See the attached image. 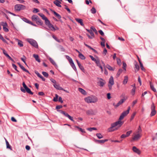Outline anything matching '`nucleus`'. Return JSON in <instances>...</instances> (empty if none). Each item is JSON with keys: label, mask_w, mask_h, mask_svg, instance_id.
Masks as SVG:
<instances>
[{"label": "nucleus", "mask_w": 157, "mask_h": 157, "mask_svg": "<svg viewBox=\"0 0 157 157\" xmlns=\"http://www.w3.org/2000/svg\"><path fill=\"white\" fill-rule=\"evenodd\" d=\"M123 122L121 121H118L111 124V126L108 129V132H112L118 129L123 124Z\"/></svg>", "instance_id": "f257e3e1"}, {"label": "nucleus", "mask_w": 157, "mask_h": 157, "mask_svg": "<svg viewBox=\"0 0 157 157\" xmlns=\"http://www.w3.org/2000/svg\"><path fill=\"white\" fill-rule=\"evenodd\" d=\"M63 106L62 105H58L56 106V109H57V111L60 112L61 113L63 114L65 116L68 118L71 121L74 122L73 117L71 116L68 113L65 112L61 110H58L62 108Z\"/></svg>", "instance_id": "f03ea898"}, {"label": "nucleus", "mask_w": 157, "mask_h": 157, "mask_svg": "<svg viewBox=\"0 0 157 157\" xmlns=\"http://www.w3.org/2000/svg\"><path fill=\"white\" fill-rule=\"evenodd\" d=\"M87 103H95L98 101L97 98L95 96H88L84 99Z\"/></svg>", "instance_id": "7ed1b4c3"}, {"label": "nucleus", "mask_w": 157, "mask_h": 157, "mask_svg": "<svg viewBox=\"0 0 157 157\" xmlns=\"http://www.w3.org/2000/svg\"><path fill=\"white\" fill-rule=\"evenodd\" d=\"M25 22L30 24L36 26V25L35 23L38 25H42L43 22L42 20H33V22H32L30 20H23Z\"/></svg>", "instance_id": "20e7f679"}, {"label": "nucleus", "mask_w": 157, "mask_h": 157, "mask_svg": "<svg viewBox=\"0 0 157 157\" xmlns=\"http://www.w3.org/2000/svg\"><path fill=\"white\" fill-rule=\"evenodd\" d=\"M26 6L23 5L17 4L16 5L14 6V9L17 11H20L25 9Z\"/></svg>", "instance_id": "39448f33"}, {"label": "nucleus", "mask_w": 157, "mask_h": 157, "mask_svg": "<svg viewBox=\"0 0 157 157\" xmlns=\"http://www.w3.org/2000/svg\"><path fill=\"white\" fill-rule=\"evenodd\" d=\"M130 109V107L129 106L128 107V109L125 111L123 112L121 114L119 118V120L118 121H121L123 119L124 117L126 116L129 113V111Z\"/></svg>", "instance_id": "423d86ee"}, {"label": "nucleus", "mask_w": 157, "mask_h": 157, "mask_svg": "<svg viewBox=\"0 0 157 157\" xmlns=\"http://www.w3.org/2000/svg\"><path fill=\"white\" fill-rule=\"evenodd\" d=\"M28 42L35 48H37L38 46L37 42L34 40L29 39L28 40Z\"/></svg>", "instance_id": "0eeeda50"}, {"label": "nucleus", "mask_w": 157, "mask_h": 157, "mask_svg": "<svg viewBox=\"0 0 157 157\" xmlns=\"http://www.w3.org/2000/svg\"><path fill=\"white\" fill-rule=\"evenodd\" d=\"M155 107L153 103H152L151 106V113L150 114L151 117L154 116L156 113V111L155 110Z\"/></svg>", "instance_id": "6e6552de"}, {"label": "nucleus", "mask_w": 157, "mask_h": 157, "mask_svg": "<svg viewBox=\"0 0 157 157\" xmlns=\"http://www.w3.org/2000/svg\"><path fill=\"white\" fill-rule=\"evenodd\" d=\"M20 90L23 93H25L26 91V92L30 94H33V93L32 92L30 89L28 87H27L25 89H24L22 87H21Z\"/></svg>", "instance_id": "1a4fd4ad"}, {"label": "nucleus", "mask_w": 157, "mask_h": 157, "mask_svg": "<svg viewBox=\"0 0 157 157\" xmlns=\"http://www.w3.org/2000/svg\"><path fill=\"white\" fill-rule=\"evenodd\" d=\"M86 30L87 32H89L90 33V34L91 35V36H90L88 34H86V35H87V36L88 37L89 39H93V38H94V34L93 33V32H92V30H91V29H90V30H89V29H86Z\"/></svg>", "instance_id": "9d476101"}, {"label": "nucleus", "mask_w": 157, "mask_h": 157, "mask_svg": "<svg viewBox=\"0 0 157 157\" xmlns=\"http://www.w3.org/2000/svg\"><path fill=\"white\" fill-rule=\"evenodd\" d=\"M95 112L92 109H90L86 111V114L88 115H93L95 114Z\"/></svg>", "instance_id": "9b49d317"}, {"label": "nucleus", "mask_w": 157, "mask_h": 157, "mask_svg": "<svg viewBox=\"0 0 157 157\" xmlns=\"http://www.w3.org/2000/svg\"><path fill=\"white\" fill-rule=\"evenodd\" d=\"M141 137V136L139 133L136 134L132 138V141L137 140L140 138Z\"/></svg>", "instance_id": "f8f14e48"}, {"label": "nucleus", "mask_w": 157, "mask_h": 157, "mask_svg": "<svg viewBox=\"0 0 157 157\" xmlns=\"http://www.w3.org/2000/svg\"><path fill=\"white\" fill-rule=\"evenodd\" d=\"M53 86L57 90H63V89L61 87L59 86V85L58 83L56 84H53Z\"/></svg>", "instance_id": "ddd939ff"}, {"label": "nucleus", "mask_w": 157, "mask_h": 157, "mask_svg": "<svg viewBox=\"0 0 157 157\" xmlns=\"http://www.w3.org/2000/svg\"><path fill=\"white\" fill-rule=\"evenodd\" d=\"M108 141L107 139H105L103 140H95V142L98 144H103L105 142Z\"/></svg>", "instance_id": "4468645a"}, {"label": "nucleus", "mask_w": 157, "mask_h": 157, "mask_svg": "<svg viewBox=\"0 0 157 157\" xmlns=\"http://www.w3.org/2000/svg\"><path fill=\"white\" fill-rule=\"evenodd\" d=\"M132 150L134 152L137 153L138 154H140L141 152L140 150L137 148L135 146H134L133 147Z\"/></svg>", "instance_id": "2eb2a0df"}, {"label": "nucleus", "mask_w": 157, "mask_h": 157, "mask_svg": "<svg viewBox=\"0 0 157 157\" xmlns=\"http://www.w3.org/2000/svg\"><path fill=\"white\" fill-rule=\"evenodd\" d=\"M18 64L19 65V67H20L24 71L26 72L29 74H30V73L29 72V71L26 70L25 68L22 66V65L20 63H18Z\"/></svg>", "instance_id": "dca6fc26"}, {"label": "nucleus", "mask_w": 157, "mask_h": 157, "mask_svg": "<svg viewBox=\"0 0 157 157\" xmlns=\"http://www.w3.org/2000/svg\"><path fill=\"white\" fill-rule=\"evenodd\" d=\"M53 3L58 7H61V6L60 4L61 3V2L58 0H55V1L53 2Z\"/></svg>", "instance_id": "f3484780"}, {"label": "nucleus", "mask_w": 157, "mask_h": 157, "mask_svg": "<svg viewBox=\"0 0 157 157\" xmlns=\"http://www.w3.org/2000/svg\"><path fill=\"white\" fill-rule=\"evenodd\" d=\"M33 57L35 58L36 61H37L39 63L40 62V60L39 57V56L37 55L34 54L33 55Z\"/></svg>", "instance_id": "a211bd4d"}, {"label": "nucleus", "mask_w": 157, "mask_h": 157, "mask_svg": "<svg viewBox=\"0 0 157 157\" xmlns=\"http://www.w3.org/2000/svg\"><path fill=\"white\" fill-rule=\"evenodd\" d=\"M66 58L69 61V62L70 63V64H71L74 63L72 59L69 56L66 55Z\"/></svg>", "instance_id": "6ab92c4d"}, {"label": "nucleus", "mask_w": 157, "mask_h": 157, "mask_svg": "<svg viewBox=\"0 0 157 157\" xmlns=\"http://www.w3.org/2000/svg\"><path fill=\"white\" fill-rule=\"evenodd\" d=\"M66 58L69 61V62L70 63V64H71L74 63L72 59L69 56L66 55Z\"/></svg>", "instance_id": "aec40b11"}, {"label": "nucleus", "mask_w": 157, "mask_h": 157, "mask_svg": "<svg viewBox=\"0 0 157 157\" xmlns=\"http://www.w3.org/2000/svg\"><path fill=\"white\" fill-rule=\"evenodd\" d=\"M75 128H77L79 131L82 132L83 133H85L86 132L84 129H82L81 128L79 127L78 126H75Z\"/></svg>", "instance_id": "412c9836"}, {"label": "nucleus", "mask_w": 157, "mask_h": 157, "mask_svg": "<svg viewBox=\"0 0 157 157\" xmlns=\"http://www.w3.org/2000/svg\"><path fill=\"white\" fill-rule=\"evenodd\" d=\"M78 91L81 93L83 95H86V91L83 89L79 88L78 89Z\"/></svg>", "instance_id": "4be33fe9"}, {"label": "nucleus", "mask_w": 157, "mask_h": 157, "mask_svg": "<svg viewBox=\"0 0 157 157\" xmlns=\"http://www.w3.org/2000/svg\"><path fill=\"white\" fill-rule=\"evenodd\" d=\"M54 14L57 18L58 19H60L61 18L60 15L54 11H53Z\"/></svg>", "instance_id": "5701e85b"}, {"label": "nucleus", "mask_w": 157, "mask_h": 157, "mask_svg": "<svg viewBox=\"0 0 157 157\" xmlns=\"http://www.w3.org/2000/svg\"><path fill=\"white\" fill-rule=\"evenodd\" d=\"M109 83L111 85H113L114 84L113 78L112 76H111L109 79Z\"/></svg>", "instance_id": "b1692460"}, {"label": "nucleus", "mask_w": 157, "mask_h": 157, "mask_svg": "<svg viewBox=\"0 0 157 157\" xmlns=\"http://www.w3.org/2000/svg\"><path fill=\"white\" fill-rule=\"evenodd\" d=\"M128 76H125L124 77V79L123 82V83L124 84H126L128 82Z\"/></svg>", "instance_id": "393cba45"}, {"label": "nucleus", "mask_w": 157, "mask_h": 157, "mask_svg": "<svg viewBox=\"0 0 157 157\" xmlns=\"http://www.w3.org/2000/svg\"><path fill=\"white\" fill-rule=\"evenodd\" d=\"M47 26L52 31H55L56 30L54 27L51 23L47 25Z\"/></svg>", "instance_id": "a878e982"}, {"label": "nucleus", "mask_w": 157, "mask_h": 157, "mask_svg": "<svg viewBox=\"0 0 157 157\" xmlns=\"http://www.w3.org/2000/svg\"><path fill=\"white\" fill-rule=\"evenodd\" d=\"M49 60L50 62L54 66H57V64L51 58H49Z\"/></svg>", "instance_id": "bb28decb"}, {"label": "nucleus", "mask_w": 157, "mask_h": 157, "mask_svg": "<svg viewBox=\"0 0 157 157\" xmlns=\"http://www.w3.org/2000/svg\"><path fill=\"white\" fill-rule=\"evenodd\" d=\"M38 15L42 17L43 20H48L42 13H39Z\"/></svg>", "instance_id": "cd10ccee"}, {"label": "nucleus", "mask_w": 157, "mask_h": 157, "mask_svg": "<svg viewBox=\"0 0 157 157\" xmlns=\"http://www.w3.org/2000/svg\"><path fill=\"white\" fill-rule=\"evenodd\" d=\"M150 87L152 90L154 92L156 91L153 85L152 84L151 82H150Z\"/></svg>", "instance_id": "c85d7f7f"}, {"label": "nucleus", "mask_w": 157, "mask_h": 157, "mask_svg": "<svg viewBox=\"0 0 157 157\" xmlns=\"http://www.w3.org/2000/svg\"><path fill=\"white\" fill-rule=\"evenodd\" d=\"M5 140L6 142V147L7 148H9L11 150V146L10 145L8 142L7 141V140L5 138Z\"/></svg>", "instance_id": "c756f323"}, {"label": "nucleus", "mask_w": 157, "mask_h": 157, "mask_svg": "<svg viewBox=\"0 0 157 157\" xmlns=\"http://www.w3.org/2000/svg\"><path fill=\"white\" fill-rule=\"evenodd\" d=\"M16 40L18 41V44L21 47H23V42L17 39H16Z\"/></svg>", "instance_id": "7c9ffc66"}, {"label": "nucleus", "mask_w": 157, "mask_h": 157, "mask_svg": "<svg viewBox=\"0 0 157 157\" xmlns=\"http://www.w3.org/2000/svg\"><path fill=\"white\" fill-rule=\"evenodd\" d=\"M136 87H135V85L133 86V87L131 93L132 95H133L135 94L136 91Z\"/></svg>", "instance_id": "2f4dec72"}, {"label": "nucleus", "mask_w": 157, "mask_h": 157, "mask_svg": "<svg viewBox=\"0 0 157 157\" xmlns=\"http://www.w3.org/2000/svg\"><path fill=\"white\" fill-rule=\"evenodd\" d=\"M39 18L38 16L36 15H33L32 17V20H39Z\"/></svg>", "instance_id": "473e14b6"}, {"label": "nucleus", "mask_w": 157, "mask_h": 157, "mask_svg": "<svg viewBox=\"0 0 157 157\" xmlns=\"http://www.w3.org/2000/svg\"><path fill=\"white\" fill-rule=\"evenodd\" d=\"M80 70L83 72H85V69L83 66L80 63L78 65Z\"/></svg>", "instance_id": "72a5a7b5"}, {"label": "nucleus", "mask_w": 157, "mask_h": 157, "mask_svg": "<svg viewBox=\"0 0 157 157\" xmlns=\"http://www.w3.org/2000/svg\"><path fill=\"white\" fill-rule=\"evenodd\" d=\"M70 65L71 66V67L72 68L75 70V71L76 72V71L77 72L76 67L74 63H73L71 64Z\"/></svg>", "instance_id": "f704fd0d"}, {"label": "nucleus", "mask_w": 157, "mask_h": 157, "mask_svg": "<svg viewBox=\"0 0 157 157\" xmlns=\"http://www.w3.org/2000/svg\"><path fill=\"white\" fill-rule=\"evenodd\" d=\"M96 136L99 139H101L103 138V136L102 134L100 133H97L96 134Z\"/></svg>", "instance_id": "c9c22d12"}, {"label": "nucleus", "mask_w": 157, "mask_h": 157, "mask_svg": "<svg viewBox=\"0 0 157 157\" xmlns=\"http://www.w3.org/2000/svg\"><path fill=\"white\" fill-rule=\"evenodd\" d=\"M78 57L80 59L82 60L85 59V56L81 53H80V54H78Z\"/></svg>", "instance_id": "e433bc0d"}, {"label": "nucleus", "mask_w": 157, "mask_h": 157, "mask_svg": "<svg viewBox=\"0 0 157 157\" xmlns=\"http://www.w3.org/2000/svg\"><path fill=\"white\" fill-rule=\"evenodd\" d=\"M122 71L123 70L122 69H120L118 70L117 74V77H118L120 76Z\"/></svg>", "instance_id": "4c0bfd02"}, {"label": "nucleus", "mask_w": 157, "mask_h": 157, "mask_svg": "<svg viewBox=\"0 0 157 157\" xmlns=\"http://www.w3.org/2000/svg\"><path fill=\"white\" fill-rule=\"evenodd\" d=\"M87 130L90 132L92 131L93 130H97V128L95 127L89 128H87Z\"/></svg>", "instance_id": "58836bf2"}, {"label": "nucleus", "mask_w": 157, "mask_h": 157, "mask_svg": "<svg viewBox=\"0 0 157 157\" xmlns=\"http://www.w3.org/2000/svg\"><path fill=\"white\" fill-rule=\"evenodd\" d=\"M90 29L92 30V31H93L96 34H98V32L96 29L94 27H90Z\"/></svg>", "instance_id": "ea45409f"}, {"label": "nucleus", "mask_w": 157, "mask_h": 157, "mask_svg": "<svg viewBox=\"0 0 157 157\" xmlns=\"http://www.w3.org/2000/svg\"><path fill=\"white\" fill-rule=\"evenodd\" d=\"M106 67L109 70L111 71H113L114 70V69H113L112 67L109 65H107Z\"/></svg>", "instance_id": "a19ab883"}, {"label": "nucleus", "mask_w": 157, "mask_h": 157, "mask_svg": "<svg viewBox=\"0 0 157 157\" xmlns=\"http://www.w3.org/2000/svg\"><path fill=\"white\" fill-rule=\"evenodd\" d=\"M98 84L101 87H103L105 84L104 82L101 81H99L98 82Z\"/></svg>", "instance_id": "79ce46f5"}, {"label": "nucleus", "mask_w": 157, "mask_h": 157, "mask_svg": "<svg viewBox=\"0 0 157 157\" xmlns=\"http://www.w3.org/2000/svg\"><path fill=\"white\" fill-rule=\"evenodd\" d=\"M135 69L136 71V70H137V71H138L140 69V67L139 65L138 64H136L135 65Z\"/></svg>", "instance_id": "37998d69"}, {"label": "nucleus", "mask_w": 157, "mask_h": 157, "mask_svg": "<svg viewBox=\"0 0 157 157\" xmlns=\"http://www.w3.org/2000/svg\"><path fill=\"white\" fill-rule=\"evenodd\" d=\"M78 23L80 24L81 25L84 27V25L82 21V20H76Z\"/></svg>", "instance_id": "c03bdc74"}, {"label": "nucleus", "mask_w": 157, "mask_h": 157, "mask_svg": "<svg viewBox=\"0 0 157 157\" xmlns=\"http://www.w3.org/2000/svg\"><path fill=\"white\" fill-rule=\"evenodd\" d=\"M91 12L92 13L94 14L96 13V10L94 7H93L91 10Z\"/></svg>", "instance_id": "a18cd8bd"}, {"label": "nucleus", "mask_w": 157, "mask_h": 157, "mask_svg": "<svg viewBox=\"0 0 157 157\" xmlns=\"http://www.w3.org/2000/svg\"><path fill=\"white\" fill-rule=\"evenodd\" d=\"M42 74L44 77L46 78L48 77V73L45 72L43 71L42 72Z\"/></svg>", "instance_id": "49530a36"}, {"label": "nucleus", "mask_w": 157, "mask_h": 157, "mask_svg": "<svg viewBox=\"0 0 157 157\" xmlns=\"http://www.w3.org/2000/svg\"><path fill=\"white\" fill-rule=\"evenodd\" d=\"M1 25L3 26H7V24L6 22H2L0 23Z\"/></svg>", "instance_id": "de8ad7c7"}, {"label": "nucleus", "mask_w": 157, "mask_h": 157, "mask_svg": "<svg viewBox=\"0 0 157 157\" xmlns=\"http://www.w3.org/2000/svg\"><path fill=\"white\" fill-rule=\"evenodd\" d=\"M50 80L53 83V84H56L57 83L56 80L52 78L50 79Z\"/></svg>", "instance_id": "09e8293b"}, {"label": "nucleus", "mask_w": 157, "mask_h": 157, "mask_svg": "<svg viewBox=\"0 0 157 157\" xmlns=\"http://www.w3.org/2000/svg\"><path fill=\"white\" fill-rule=\"evenodd\" d=\"M136 112L133 113L132 115H131L130 120L132 121V120L133 119L134 117L135 116L136 114Z\"/></svg>", "instance_id": "8fccbe9b"}, {"label": "nucleus", "mask_w": 157, "mask_h": 157, "mask_svg": "<svg viewBox=\"0 0 157 157\" xmlns=\"http://www.w3.org/2000/svg\"><path fill=\"white\" fill-rule=\"evenodd\" d=\"M132 130H130L126 132V134L127 136L128 137L129 136L130 134L132 133Z\"/></svg>", "instance_id": "3c124183"}, {"label": "nucleus", "mask_w": 157, "mask_h": 157, "mask_svg": "<svg viewBox=\"0 0 157 157\" xmlns=\"http://www.w3.org/2000/svg\"><path fill=\"white\" fill-rule=\"evenodd\" d=\"M12 66L13 68L17 72H19V71L17 69V66L14 64L13 63Z\"/></svg>", "instance_id": "603ef678"}, {"label": "nucleus", "mask_w": 157, "mask_h": 157, "mask_svg": "<svg viewBox=\"0 0 157 157\" xmlns=\"http://www.w3.org/2000/svg\"><path fill=\"white\" fill-rule=\"evenodd\" d=\"M33 12L34 13H36L39 12V10L38 9L34 8Z\"/></svg>", "instance_id": "864d4df0"}, {"label": "nucleus", "mask_w": 157, "mask_h": 157, "mask_svg": "<svg viewBox=\"0 0 157 157\" xmlns=\"http://www.w3.org/2000/svg\"><path fill=\"white\" fill-rule=\"evenodd\" d=\"M65 6V9H66L69 13H71V11L70 9L66 5H64Z\"/></svg>", "instance_id": "5fc2aeb1"}, {"label": "nucleus", "mask_w": 157, "mask_h": 157, "mask_svg": "<svg viewBox=\"0 0 157 157\" xmlns=\"http://www.w3.org/2000/svg\"><path fill=\"white\" fill-rule=\"evenodd\" d=\"M7 26H3V29L4 31L6 32H7L9 31L8 29L6 28Z\"/></svg>", "instance_id": "6e6d98bb"}, {"label": "nucleus", "mask_w": 157, "mask_h": 157, "mask_svg": "<svg viewBox=\"0 0 157 157\" xmlns=\"http://www.w3.org/2000/svg\"><path fill=\"white\" fill-rule=\"evenodd\" d=\"M137 100H136L134 101L132 104V106L133 107L134 105L137 103Z\"/></svg>", "instance_id": "4d7b16f0"}, {"label": "nucleus", "mask_w": 157, "mask_h": 157, "mask_svg": "<svg viewBox=\"0 0 157 157\" xmlns=\"http://www.w3.org/2000/svg\"><path fill=\"white\" fill-rule=\"evenodd\" d=\"M140 65L141 67V69L142 71H144L145 69L144 68L143 64L141 62H140Z\"/></svg>", "instance_id": "13d9d810"}, {"label": "nucleus", "mask_w": 157, "mask_h": 157, "mask_svg": "<svg viewBox=\"0 0 157 157\" xmlns=\"http://www.w3.org/2000/svg\"><path fill=\"white\" fill-rule=\"evenodd\" d=\"M126 64L125 63L123 62V68L124 70H126Z\"/></svg>", "instance_id": "bf43d9fd"}, {"label": "nucleus", "mask_w": 157, "mask_h": 157, "mask_svg": "<svg viewBox=\"0 0 157 157\" xmlns=\"http://www.w3.org/2000/svg\"><path fill=\"white\" fill-rule=\"evenodd\" d=\"M89 57L93 61H96V60L97 59H95V58H94L93 57V56H92L91 55H90Z\"/></svg>", "instance_id": "052dcab7"}, {"label": "nucleus", "mask_w": 157, "mask_h": 157, "mask_svg": "<svg viewBox=\"0 0 157 157\" xmlns=\"http://www.w3.org/2000/svg\"><path fill=\"white\" fill-rule=\"evenodd\" d=\"M99 33L101 36H104V34L103 31L101 30H100L98 31Z\"/></svg>", "instance_id": "680f3d73"}, {"label": "nucleus", "mask_w": 157, "mask_h": 157, "mask_svg": "<svg viewBox=\"0 0 157 157\" xmlns=\"http://www.w3.org/2000/svg\"><path fill=\"white\" fill-rule=\"evenodd\" d=\"M127 137L126 136V134H122L121 136V138H122V139L124 138H126Z\"/></svg>", "instance_id": "e2e57ef3"}, {"label": "nucleus", "mask_w": 157, "mask_h": 157, "mask_svg": "<svg viewBox=\"0 0 157 157\" xmlns=\"http://www.w3.org/2000/svg\"><path fill=\"white\" fill-rule=\"evenodd\" d=\"M1 40H2L4 43H6L7 44H8V43L7 41H6L3 38V37H2L0 39Z\"/></svg>", "instance_id": "0e129e2a"}, {"label": "nucleus", "mask_w": 157, "mask_h": 157, "mask_svg": "<svg viewBox=\"0 0 157 157\" xmlns=\"http://www.w3.org/2000/svg\"><path fill=\"white\" fill-rule=\"evenodd\" d=\"M84 45H85L88 48H89V49H90L91 50H92L93 49V48H92L91 46H90L88 45V44H86V43H84Z\"/></svg>", "instance_id": "69168bd1"}, {"label": "nucleus", "mask_w": 157, "mask_h": 157, "mask_svg": "<svg viewBox=\"0 0 157 157\" xmlns=\"http://www.w3.org/2000/svg\"><path fill=\"white\" fill-rule=\"evenodd\" d=\"M96 64H99V63H100V59H97L96 61H94Z\"/></svg>", "instance_id": "338daca9"}, {"label": "nucleus", "mask_w": 157, "mask_h": 157, "mask_svg": "<svg viewBox=\"0 0 157 157\" xmlns=\"http://www.w3.org/2000/svg\"><path fill=\"white\" fill-rule=\"evenodd\" d=\"M45 23L47 26L49 25L50 23V22L49 21V20H45Z\"/></svg>", "instance_id": "774afa93"}]
</instances>
